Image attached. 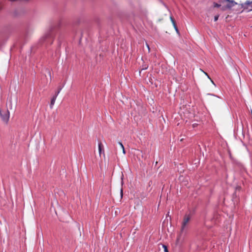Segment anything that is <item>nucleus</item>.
<instances>
[{
  "label": "nucleus",
  "instance_id": "obj_10",
  "mask_svg": "<svg viewBox=\"0 0 252 252\" xmlns=\"http://www.w3.org/2000/svg\"><path fill=\"white\" fill-rule=\"evenodd\" d=\"M162 246L163 248L164 251L165 252H168V249H167V247L165 245H162Z\"/></svg>",
  "mask_w": 252,
  "mask_h": 252
},
{
  "label": "nucleus",
  "instance_id": "obj_21",
  "mask_svg": "<svg viewBox=\"0 0 252 252\" xmlns=\"http://www.w3.org/2000/svg\"><path fill=\"white\" fill-rule=\"evenodd\" d=\"M157 164H158V161H157V162H156V165H157Z\"/></svg>",
  "mask_w": 252,
  "mask_h": 252
},
{
  "label": "nucleus",
  "instance_id": "obj_1",
  "mask_svg": "<svg viewBox=\"0 0 252 252\" xmlns=\"http://www.w3.org/2000/svg\"><path fill=\"white\" fill-rule=\"evenodd\" d=\"M220 2L222 3V7L220 8L222 11L230 9L237 4V3L233 0H220Z\"/></svg>",
  "mask_w": 252,
  "mask_h": 252
},
{
  "label": "nucleus",
  "instance_id": "obj_12",
  "mask_svg": "<svg viewBox=\"0 0 252 252\" xmlns=\"http://www.w3.org/2000/svg\"><path fill=\"white\" fill-rule=\"evenodd\" d=\"M146 46L148 49V53H149L150 51V48L149 45L147 43H146Z\"/></svg>",
  "mask_w": 252,
  "mask_h": 252
},
{
  "label": "nucleus",
  "instance_id": "obj_15",
  "mask_svg": "<svg viewBox=\"0 0 252 252\" xmlns=\"http://www.w3.org/2000/svg\"><path fill=\"white\" fill-rule=\"evenodd\" d=\"M147 68H148V66L147 65H145L144 66H143L142 69L145 70V69H146Z\"/></svg>",
  "mask_w": 252,
  "mask_h": 252
},
{
  "label": "nucleus",
  "instance_id": "obj_6",
  "mask_svg": "<svg viewBox=\"0 0 252 252\" xmlns=\"http://www.w3.org/2000/svg\"><path fill=\"white\" fill-rule=\"evenodd\" d=\"M57 95H54L51 99V103H50V107L52 108L53 106L54 105L55 100L56 99Z\"/></svg>",
  "mask_w": 252,
  "mask_h": 252
},
{
  "label": "nucleus",
  "instance_id": "obj_16",
  "mask_svg": "<svg viewBox=\"0 0 252 252\" xmlns=\"http://www.w3.org/2000/svg\"><path fill=\"white\" fill-rule=\"evenodd\" d=\"M119 144L120 145V146H121V148H122L123 147H124L123 145L122 144V143L121 142H119Z\"/></svg>",
  "mask_w": 252,
  "mask_h": 252
},
{
  "label": "nucleus",
  "instance_id": "obj_19",
  "mask_svg": "<svg viewBox=\"0 0 252 252\" xmlns=\"http://www.w3.org/2000/svg\"><path fill=\"white\" fill-rule=\"evenodd\" d=\"M48 35H45V36H44L43 38L44 39H45V38H47V37H48Z\"/></svg>",
  "mask_w": 252,
  "mask_h": 252
},
{
  "label": "nucleus",
  "instance_id": "obj_20",
  "mask_svg": "<svg viewBox=\"0 0 252 252\" xmlns=\"http://www.w3.org/2000/svg\"><path fill=\"white\" fill-rule=\"evenodd\" d=\"M121 196H123V190H122V189H121Z\"/></svg>",
  "mask_w": 252,
  "mask_h": 252
},
{
  "label": "nucleus",
  "instance_id": "obj_11",
  "mask_svg": "<svg viewBox=\"0 0 252 252\" xmlns=\"http://www.w3.org/2000/svg\"><path fill=\"white\" fill-rule=\"evenodd\" d=\"M219 15L215 16V17H214V21H217L218 20V18H219Z\"/></svg>",
  "mask_w": 252,
  "mask_h": 252
},
{
  "label": "nucleus",
  "instance_id": "obj_14",
  "mask_svg": "<svg viewBox=\"0 0 252 252\" xmlns=\"http://www.w3.org/2000/svg\"><path fill=\"white\" fill-rule=\"evenodd\" d=\"M251 3H252V1H247L246 2V4L247 5H250V4H251Z\"/></svg>",
  "mask_w": 252,
  "mask_h": 252
},
{
  "label": "nucleus",
  "instance_id": "obj_8",
  "mask_svg": "<svg viewBox=\"0 0 252 252\" xmlns=\"http://www.w3.org/2000/svg\"><path fill=\"white\" fill-rule=\"evenodd\" d=\"M219 3H216V2H214V6L215 7H222V3H221L220 1H219Z\"/></svg>",
  "mask_w": 252,
  "mask_h": 252
},
{
  "label": "nucleus",
  "instance_id": "obj_4",
  "mask_svg": "<svg viewBox=\"0 0 252 252\" xmlns=\"http://www.w3.org/2000/svg\"><path fill=\"white\" fill-rule=\"evenodd\" d=\"M16 108L15 104H13L11 100H9L8 104V108L7 109H10L11 110H14Z\"/></svg>",
  "mask_w": 252,
  "mask_h": 252
},
{
  "label": "nucleus",
  "instance_id": "obj_5",
  "mask_svg": "<svg viewBox=\"0 0 252 252\" xmlns=\"http://www.w3.org/2000/svg\"><path fill=\"white\" fill-rule=\"evenodd\" d=\"M170 19H171V21H172V23L174 26V27L176 31L177 32V33H179V32L178 29L176 26V23H175L174 19L172 17H170Z\"/></svg>",
  "mask_w": 252,
  "mask_h": 252
},
{
  "label": "nucleus",
  "instance_id": "obj_13",
  "mask_svg": "<svg viewBox=\"0 0 252 252\" xmlns=\"http://www.w3.org/2000/svg\"><path fill=\"white\" fill-rule=\"evenodd\" d=\"M61 90V88H60V89H59V91H57V92H56V94H55V95H57H57H58V94H59V93H60V92Z\"/></svg>",
  "mask_w": 252,
  "mask_h": 252
},
{
  "label": "nucleus",
  "instance_id": "obj_18",
  "mask_svg": "<svg viewBox=\"0 0 252 252\" xmlns=\"http://www.w3.org/2000/svg\"><path fill=\"white\" fill-rule=\"evenodd\" d=\"M197 125V124L196 123L193 124H192V127H195Z\"/></svg>",
  "mask_w": 252,
  "mask_h": 252
},
{
  "label": "nucleus",
  "instance_id": "obj_17",
  "mask_svg": "<svg viewBox=\"0 0 252 252\" xmlns=\"http://www.w3.org/2000/svg\"><path fill=\"white\" fill-rule=\"evenodd\" d=\"M122 150H123V153L125 154H126V152H125V148H124V147H123V148H122Z\"/></svg>",
  "mask_w": 252,
  "mask_h": 252
},
{
  "label": "nucleus",
  "instance_id": "obj_7",
  "mask_svg": "<svg viewBox=\"0 0 252 252\" xmlns=\"http://www.w3.org/2000/svg\"><path fill=\"white\" fill-rule=\"evenodd\" d=\"M98 150H99V156H100L101 153V150H102V143L101 142H100L98 144Z\"/></svg>",
  "mask_w": 252,
  "mask_h": 252
},
{
  "label": "nucleus",
  "instance_id": "obj_2",
  "mask_svg": "<svg viewBox=\"0 0 252 252\" xmlns=\"http://www.w3.org/2000/svg\"><path fill=\"white\" fill-rule=\"evenodd\" d=\"M190 220V216L189 215L186 214L184 217L182 223V226L181 231L183 232L186 226L189 223V220Z\"/></svg>",
  "mask_w": 252,
  "mask_h": 252
},
{
  "label": "nucleus",
  "instance_id": "obj_9",
  "mask_svg": "<svg viewBox=\"0 0 252 252\" xmlns=\"http://www.w3.org/2000/svg\"><path fill=\"white\" fill-rule=\"evenodd\" d=\"M200 70H201V71L203 72L204 73V74H205L206 75H207V76L208 78H209V79L211 80V81L212 83H213V84L214 86H215L216 85H215V84L214 83V81L211 79V78H210V77H209V76L208 75V74L206 72H204V71H203L201 69H200Z\"/></svg>",
  "mask_w": 252,
  "mask_h": 252
},
{
  "label": "nucleus",
  "instance_id": "obj_3",
  "mask_svg": "<svg viewBox=\"0 0 252 252\" xmlns=\"http://www.w3.org/2000/svg\"><path fill=\"white\" fill-rule=\"evenodd\" d=\"M0 116L2 120L4 122H5V123H7L9 119V112L8 109H7L5 112H4L3 114L1 113V111L0 110Z\"/></svg>",
  "mask_w": 252,
  "mask_h": 252
}]
</instances>
